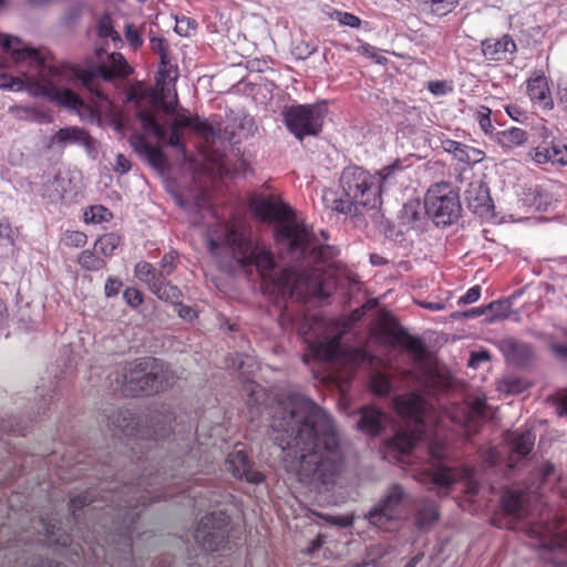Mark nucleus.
I'll use <instances>...</instances> for the list:
<instances>
[{
    "instance_id": "1",
    "label": "nucleus",
    "mask_w": 567,
    "mask_h": 567,
    "mask_svg": "<svg viewBox=\"0 0 567 567\" xmlns=\"http://www.w3.org/2000/svg\"><path fill=\"white\" fill-rule=\"evenodd\" d=\"M274 441L299 481L328 485L340 473L342 451L331 415L311 399L291 392L269 412Z\"/></svg>"
},
{
    "instance_id": "2",
    "label": "nucleus",
    "mask_w": 567,
    "mask_h": 567,
    "mask_svg": "<svg viewBox=\"0 0 567 567\" xmlns=\"http://www.w3.org/2000/svg\"><path fill=\"white\" fill-rule=\"evenodd\" d=\"M209 250L218 256L223 250L226 256L231 257L241 266H255L262 278L267 289H271L281 298L296 296L302 298L307 292L318 286V277L315 274L317 266L321 262H308L313 265L310 271L295 268H286L278 275L274 254L269 248L251 239L250 233L244 226L225 224L219 230L213 231L208 237Z\"/></svg>"
},
{
    "instance_id": "3",
    "label": "nucleus",
    "mask_w": 567,
    "mask_h": 567,
    "mask_svg": "<svg viewBox=\"0 0 567 567\" xmlns=\"http://www.w3.org/2000/svg\"><path fill=\"white\" fill-rule=\"evenodd\" d=\"M0 45L10 53L11 63L20 74L13 76L0 71V89L27 90L32 96L49 97L78 113L86 110L84 101L71 89L64 87V80L74 74L70 68L49 63L38 50L24 47L13 35L0 34Z\"/></svg>"
},
{
    "instance_id": "4",
    "label": "nucleus",
    "mask_w": 567,
    "mask_h": 567,
    "mask_svg": "<svg viewBox=\"0 0 567 567\" xmlns=\"http://www.w3.org/2000/svg\"><path fill=\"white\" fill-rule=\"evenodd\" d=\"M250 209L261 220L276 223V240L298 258L318 262L328 261L337 255V249L326 244L328 234L321 230L319 238L303 221L296 218L291 208L279 197L255 198L250 202Z\"/></svg>"
},
{
    "instance_id": "5",
    "label": "nucleus",
    "mask_w": 567,
    "mask_h": 567,
    "mask_svg": "<svg viewBox=\"0 0 567 567\" xmlns=\"http://www.w3.org/2000/svg\"><path fill=\"white\" fill-rule=\"evenodd\" d=\"M166 477L157 474L154 478L141 477L137 485L124 484L121 489H112L110 496L111 504L107 506V515L113 514L116 518L114 522L115 529H118L121 535L127 540V546L131 547L133 528L132 525L135 518L140 515L137 507L146 506L150 502L167 498L174 495L165 486Z\"/></svg>"
},
{
    "instance_id": "6",
    "label": "nucleus",
    "mask_w": 567,
    "mask_h": 567,
    "mask_svg": "<svg viewBox=\"0 0 567 567\" xmlns=\"http://www.w3.org/2000/svg\"><path fill=\"white\" fill-rule=\"evenodd\" d=\"M342 195L324 199L332 210L344 215H358L361 208H375L381 203V186L375 175L359 166H349L340 177Z\"/></svg>"
},
{
    "instance_id": "7",
    "label": "nucleus",
    "mask_w": 567,
    "mask_h": 567,
    "mask_svg": "<svg viewBox=\"0 0 567 567\" xmlns=\"http://www.w3.org/2000/svg\"><path fill=\"white\" fill-rule=\"evenodd\" d=\"M116 389L124 395L151 394L171 386L175 375L156 358H142L122 365L115 374Z\"/></svg>"
},
{
    "instance_id": "8",
    "label": "nucleus",
    "mask_w": 567,
    "mask_h": 567,
    "mask_svg": "<svg viewBox=\"0 0 567 567\" xmlns=\"http://www.w3.org/2000/svg\"><path fill=\"white\" fill-rule=\"evenodd\" d=\"M431 464L422 465L413 473V477L423 485L431 486L439 491L447 492L456 483L464 485V492L468 497L478 493L480 483L476 478V472L473 467L463 465L451 467L442 465L440 462L445 457V444L433 441L427 444Z\"/></svg>"
},
{
    "instance_id": "9",
    "label": "nucleus",
    "mask_w": 567,
    "mask_h": 567,
    "mask_svg": "<svg viewBox=\"0 0 567 567\" xmlns=\"http://www.w3.org/2000/svg\"><path fill=\"white\" fill-rule=\"evenodd\" d=\"M399 414L415 421V433H396L389 442L388 450L402 463L413 464L417 458L419 442L429 439L424 420V400L419 393L399 395L393 401Z\"/></svg>"
},
{
    "instance_id": "10",
    "label": "nucleus",
    "mask_w": 567,
    "mask_h": 567,
    "mask_svg": "<svg viewBox=\"0 0 567 567\" xmlns=\"http://www.w3.org/2000/svg\"><path fill=\"white\" fill-rule=\"evenodd\" d=\"M412 504L411 495L400 484L391 485L384 496L367 513L364 518L373 527L391 532L404 519Z\"/></svg>"
},
{
    "instance_id": "11",
    "label": "nucleus",
    "mask_w": 567,
    "mask_h": 567,
    "mask_svg": "<svg viewBox=\"0 0 567 567\" xmlns=\"http://www.w3.org/2000/svg\"><path fill=\"white\" fill-rule=\"evenodd\" d=\"M106 425L113 435L123 434L125 436H146L147 440H164L173 430L175 414L169 410L156 412L151 416L150 425L145 430H140L134 415L127 410H117L112 415H105Z\"/></svg>"
},
{
    "instance_id": "12",
    "label": "nucleus",
    "mask_w": 567,
    "mask_h": 567,
    "mask_svg": "<svg viewBox=\"0 0 567 567\" xmlns=\"http://www.w3.org/2000/svg\"><path fill=\"white\" fill-rule=\"evenodd\" d=\"M60 66H68L74 72L72 76L64 80V87L76 85L81 83L90 92L94 93L97 100H105L103 92L95 85V80L101 78L111 81L115 76H127L132 73L131 66L127 64L125 58L121 53H112L109 55V62L105 65H100L90 70L75 69L69 64H60Z\"/></svg>"
},
{
    "instance_id": "13",
    "label": "nucleus",
    "mask_w": 567,
    "mask_h": 567,
    "mask_svg": "<svg viewBox=\"0 0 567 567\" xmlns=\"http://www.w3.org/2000/svg\"><path fill=\"white\" fill-rule=\"evenodd\" d=\"M546 522H538L530 532L539 539L543 548L542 558L556 567L567 566V537L563 535L561 519L550 513L546 514Z\"/></svg>"
},
{
    "instance_id": "14",
    "label": "nucleus",
    "mask_w": 567,
    "mask_h": 567,
    "mask_svg": "<svg viewBox=\"0 0 567 567\" xmlns=\"http://www.w3.org/2000/svg\"><path fill=\"white\" fill-rule=\"evenodd\" d=\"M425 213L436 225H451L461 213L458 194L447 182L433 184L425 195Z\"/></svg>"
},
{
    "instance_id": "15",
    "label": "nucleus",
    "mask_w": 567,
    "mask_h": 567,
    "mask_svg": "<svg viewBox=\"0 0 567 567\" xmlns=\"http://www.w3.org/2000/svg\"><path fill=\"white\" fill-rule=\"evenodd\" d=\"M178 79L177 65L172 62L171 58L159 60L158 71L156 75V85L152 92V102L159 106L165 114H174L178 104L176 92V81Z\"/></svg>"
},
{
    "instance_id": "16",
    "label": "nucleus",
    "mask_w": 567,
    "mask_h": 567,
    "mask_svg": "<svg viewBox=\"0 0 567 567\" xmlns=\"http://www.w3.org/2000/svg\"><path fill=\"white\" fill-rule=\"evenodd\" d=\"M288 130L298 138L317 135L321 131L323 110L316 104L292 105L282 112Z\"/></svg>"
},
{
    "instance_id": "17",
    "label": "nucleus",
    "mask_w": 567,
    "mask_h": 567,
    "mask_svg": "<svg viewBox=\"0 0 567 567\" xmlns=\"http://www.w3.org/2000/svg\"><path fill=\"white\" fill-rule=\"evenodd\" d=\"M229 517L221 511H213L200 518L194 538L198 546L205 550L217 551L227 545L226 527Z\"/></svg>"
},
{
    "instance_id": "18",
    "label": "nucleus",
    "mask_w": 567,
    "mask_h": 567,
    "mask_svg": "<svg viewBox=\"0 0 567 567\" xmlns=\"http://www.w3.org/2000/svg\"><path fill=\"white\" fill-rule=\"evenodd\" d=\"M320 326L318 320L305 319V322L299 328V333L302 336L306 343L309 344L311 353L318 359L324 361H332L341 352V336L317 337L316 329Z\"/></svg>"
},
{
    "instance_id": "19",
    "label": "nucleus",
    "mask_w": 567,
    "mask_h": 567,
    "mask_svg": "<svg viewBox=\"0 0 567 567\" xmlns=\"http://www.w3.org/2000/svg\"><path fill=\"white\" fill-rule=\"evenodd\" d=\"M543 142L532 151V158L538 165L551 164L567 166V145L556 138L549 140L551 133L545 126L540 127Z\"/></svg>"
},
{
    "instance_id": "20",
    "label": "nucleus",
    "mask_w": 567,
    "mask_h": 567,
    "mask_svg": "<svg viewBox=\"0 0 567 567\" xmlns=\"http://www.w3.org/2000/svg\"><path fill=\"white\" fill-rule=\"evenodd\" d=\"M487 403L485 398L477 396L471 404L453 405L446 411L449 419L461 425L467 434L476 431L477 424L486 416Z\"/></svg>"
},
{
    "instance_id": "21",
    "label": "nucleus",
    "mask_w": 567,
    "mask_h": 567,
    "mask_svg": "<svg viewBox=\"0 0 567 567\" xmlns=\"http://www.w3.org/2000/svg\"><path fill=\"white\" fill-rule=\"evenodd\" d=\"M137 118L141 122V125L144 131L150 134H153L156 138L164 141L167 140V143L176 148L179 153H186V146L184 144V134L179 130H175L169 127V132L165 127V125L161 124L155 115L147 110H140L137 112Z\"/></svg>"
},
{
    "instance_id": "22",
    "label": "nucleus",
    "mask_w": 567,
    "mask_h": 567,
    "mask_svg": "<svg viewBox=\"0 0 567 567\" xmlns=\"http://www.w3.org/2000/svg\"><path fill=\"white\" fill-rule=\"evenodd\" d=\"M226 468L234 477L244 480L250 484H260L265 480V474L254 467L247 453L243 449L235 450L228 455Z\"/></svg>"
},
{
    "instance_id": "23",
    "label": "nucleus",
    "mask_w": 567,
    "mask_h": 567,
    "mask_svg": "<svg viewBox=\"0 0 567 567\" xmlns=\"http://www.w3.org/2000/svg\"><path fill=\"white\" fill-rule=\"evenodd\" d=\"M535 439L530 430H517L507 434L505 442L506 452L508 453V467H515L519 460L530 453L535 444Z\"/></svg>"
},
{
    "instance_id": "24",
    "label": "nucleus",
    "mask_w": 567,
    "mask_h": 567,
    "mask_svg": "<svg viewBox=\"0 0 567 567\" xmlns=\"http://www.w3.org/2000/svg\"><path fill=\"white\" fill-rule=\"evenodd\" d=\"M527 95L533 103L544 110H551L554 107L548 79L542 71L533 72L527 79Z\"/></svg>"
},
{
    "instance_id": "25",
    "label": "nucleus",
    "mask_w": 567,
    "mask_h": 567,
    "mask_svg": "<svg viewBox=\"0 0 567 567\" xmlns=\"http://www.w3.org/2000/svg\"><path fill=\"white\" fill-rule=\"evenodd\" d=\"M41 195L51 203H58L71 199L75 195V190L66 175L56 174L43 183Z\"/></svg>"
},
{
    "instance_id": "26",
    "label": "nucleus",
    "mask_w": 567,
    "mask_h": 567,
    "mask_svg": "<svg viewBox=\"0 0 567 567\" xmlns=\"http://www.w3.org/2000/svg\"><path fill=\"white\" fill-rule=\"evenodd\" d=\"M130 144L132 148L144 157L154 168L164 169L166 167L167 159L163 151L158 146L153 145L143 134H132Z\"/></svg>"
},
{
    "instance_id": "27",
    "label": "nucleus",
    "mask_w": 567,
    "mask_h": 567,
    "mask_svg": "<svg viewBox=\"0 0 567 567\" xmlns=\"http://www.w3.org/2000/svg\"><path fill=\"white\" fill-rule=\"evenodd\" d=\"M465 200L468 208L481 216L488 215L493 207L488 188L481 181L470 183L465 190Z\"/></svg>"
},
{
    "instance_id": "28",
    "label": "nucleus",
    "mask_w": 567,
    "mask_h": 567,
    "mask_svg": "<svg viewBox=\"0 0 567 567\" xmlns=\"http://www.w3.org/2000/svg\"><path fill=\"white\" fill-rule=\"evenodd\" d=\"M516 51L514 40L505 34L497 39H487L482 42V52L487 60L504 61L509 59Z\"/></svg>"
},
{
    "instance_id": "29",
    "label": "nucleus",
    "mask_w": 567,
    "mask_h": 567,
    "mask_svg": "<svg viewBox=\"0 0 567 567\" xmlns=\"http://www.w3.org/2000/svg\"><path fill=\"white\" fill-rule=\"evenodd\" d=\"M360 420L357 423V427L362 433L375 436L379 435L386 422L385 414L372 405L362 406L359 411Z\"/></svg>"
},
{
    "instance_id": "30",
    "label": "nucleus",
    "mask_w": 567,
    "mask_h": 567,
    "mask_svg": "<svg viewBox=\"0 0 567 567\" xmlns=\"http://www.w3.org/2000/svg\"><path fill=\"white\" fill-rule=\"evenodd\" d=\"M502 506L507 514L515 518L528 516L526 496L520 491L506 489L502 496Z\"/></svg>"
},
{
    "instance_id": "31",
    "label": "nucleus",
    "mask_w": 567,
    "mask_h": 567,
    "mask_svg": "<svg viewBox=\"0 0 567 567\" xmlns=\"http://www.w3.org/2000/svg\"><path fill=\"white\" fill-rule=\"evenodd\" d=\"M51 143L59 145L79 144L90 147L93 144V140L85 130L72 126L60 128L52 136Z\"/></svg>"
},
{
    "instance_id": "32",
    "label": "nucleus",
    "mask_w": 567,
    "mask_h": 567,
    "mask_svg": "<svg viewBox=\"0 0 567 567\" xmlns=\"http://www.w3.org/2000/svg\"><path fill=\"white\" fill-rule=\"evenodd\" d=\"M425 203L419 199L406 202L400 210L401 223L411 227H416L425 216Z\"/></svg>"
},
{
    "instance_id": "33",
    "label": "nucleus",
    "mask_w": 567,
    "mask_h": 567,
    "mask_svg": "<svg viewBox=\"0 0 567 567\" xmlns=\"http://www.w3.org/2000/svg\"><path fill=\"white\" fill-rule=\"evenodd\" d=\"M495 141L504 148H514L527 142V133L519 127H511L496 132Z\"/></svg>"
},
{
    "instance_id": "34",
    "label": "nucleus",
    "mask_w": 567,
    "mask_h": 567,
    "mask_svg": "<svg viewBox=\"0 0 567 567\" xmlns=\"http://www.w3.org/2000/svg\"><path fill=\"white\" fill-rule=\"evenodd\" d=\"M439 518L437 505L433 501H424L417 508L415 524L419 528L432 525Z\"/></svg>"
},
{
    "instance_id": "35",
    "label": "nucleus",
    "mask_w": 567,
    "mask_h": 567,
    "mask_svg": "<svg viewBox=\"0 0 567 567\" xmlns=\"http://www.w3.org/2000/svg\"><path fill=\"white\" fill-rule=\"evenodd\" d=\"M151 291L157 296V298L175 303L179 300L182 292L176 287L166 281V278H158L156 284L152 285Z\"/></svg>"
},
{
    "instance_id": "36",
    "label": "nucleus",
    "mask_w": 567,
    "mask_h": 567,
    "mask_svg": "<svg viewBox=\"0 0 567 567\" xmlns=\"http://www.w3.org/2000/svg\"><path fill=\"white\" fill-rule=\"evenodd\" d=\"M40 526L42 528V532L50 543H54L61 546H68L71 538L70 535L65 532H62V529L59 526H55L54 524H51L45 520L40 522Z\"/></svg>"
},
{
    "instance_id": "37",
    "label": "nucleus",
    "mask_w": 567,
    "mask_h": 567,
    "mask_svg": "<svg viewBox=\"0 0 567 567\" xmlns=\"http://www.w3.org/2000/svg\"><path fill=\"white\" fill-rule=\"evenodd\" d=\"M120 237L114 234H105L101 236L94 244V250L96 254H101L105 257H110L113 255L117 246L120 245Z\"/></svg>"
},
{
    "instance_id": "38",
    "label": "nucleus",
    "mask_w": 567,
    "mask_h": 567,
    "mask_svg": "<svg viewBox=\"0 0 567 567\" xmlns=\"http://www.w3.org/2000/svg\"><path fill=\"white\" fill-rule=\"evenodd\" d=\"M134 274L140 281L147 285L150 290L152 289V285L156 284L161 277L157 275V270L153 267V265L146 261L137 262L134 269Z\"/></svg>"
},
{
    "instance_id": "39",
    "label": "nucleus",
    "mask_w": 567,
    "mask_h": 567,
    "mask_svg": "<svg viewBox=\"0 0 567 567\" xmlns=\"http://www.w3.org/2000/svg\"><path fill=\"white\" fill-rule=\"evenodd\" d=\"M78 262L83 269L89 271H99L106 265L103 258L91 250H83L78 257Z\"/></svg>"
},
{
    "instance_id": "40",
    "label": "nucleus",
    "mask_w": 567,
    "mask_h": 567,
    "mask_svg": "<svg viewBox=\"0 0 567 567\" xmlns=\"http://www.w3.org/2000/svg\"><path fill=\"white\" fill-rule=\"evenodd\" d=\"M454 158L465 164H476L483 161L484 153L475 147L461 143Z\"/></svg>"
},
{
    "instance_id": "41",
    "label": "nucleus",
    "mask_w": 567,
    "mask_h": 567,
    "mask_svg": "<svg viewBox=\"0 0 567 567\" xmlns=\"http://www.w3.org/2000/svg\"><path fill=\"white\" fill-rule=\"evenodd\" d=\"M97 34L103 39H111L115 44L121 43V35L114 30L110 16H103L97 23Z\"/></svg>"
},
{
    "instance_id": "42",
    "label": "nucleus",
    "mask_w": 567,
    "mask_h": 567,
    "mask_svg": "<svg viewBox=\"0 0 567 567\" xmlns=\"http://www.w3.org/2000/svg\"><path fill=\"white\" fill-rule=\"evenodd\" d=\"M492 111L489 107L481 105L474 113V118L478 123L481 130L489 135L494 131V126L491 121Z\"/></svg>"
},
{
    "instance_id": "43",
    "label": "nucleus",
    "mask_w": 567,
    "mask_h": 567,
    "mask_svg": "<svg viewBox=\"0 0 567 567\" xmlns=\"http://www.w3.org/2000/svg\"><path fill=\"white\" fill-rule=\"evenodd\" d=\"M423 2L429 4V9L433 14L442 17L451 12L456 7L458 0H425Z\"/></svg>"
},
{
    "instance_id": "44",
    "label": "nucleus",
    "mask_w": 567,
    "mask_h": 567,
    "mask_svg": "<svg viewBox=\"0 0 567 567\" xmlns=\"http://www.w3.org/2000/svg\"><path fill=\"white\" fill-rule=\"evenodd\" d=\"M190 128L194 130L206 141L214 138L217 135V132L215 131L213 125L208 121L202 120L197 115H194Z\"/></svg>"
},
{
    "instance_id": "45",
    "label": "nucleus",
    "mask_w": 567,
    "mask_h": 567,
    "mask_svg": "<svg viewBox=\"0 0 567 567\" xmlns=\"http://www.w3.org/2000/svg\"><path fill=\"white\" fill-rule=\"evenodd\" d=\"M370 386L378 395H386L391 391L390 380L381 373H375L370 378Z\"/></svg>"
},
{
    "instance_id": "46",
    "label": "nucleus",
    "mask_w": 567,
    "mask_h": 567,
    "mask_svg": "<svg viewBox=\"0 0 567 567\" xmlns=\"http://www.w3.org/2000/svg\"><path fill=\"white\" fill-rule=\"evenodd\" d=\"M61 241L66 247L80 248L86 244L87 236L79 230H66L64 231Z\"/></svg>"
},
{
    "instance_id": "47",
    "label": "nucleus",
    "mask_w": 567,
    "mask_h": 567,
    "mask_svg": "<svg viewBox=\"0 0 567 567\" xmlns=\"http://www.w3.org/2000/svg\"><path fill=\"white\" fill-rule=\"evenodd\" d=\"M503 303L499 302V301H493L491 302L489 305L485 306V307H476V308H472L470 310H466V311H463V312H455L452 317L454 319H461V318H465V319H471V318H477V317H481L485 313H487V310H494L495 308H499L502 307Z\"/></svg>"
},
{
    "instance_id": "48",
    "label": "nucleus",
    "mask_w": 567,
    "mask_h": 567,
    "mask_svg": "<svg viewBox=\"0 0 567 567\" xmlns=\"http://www.w3.org/2000/svg\"><path fill=\"white\" fill-rule=\"evenodd\" d=\"M402 171V166L398 163H394L392 165L383 167L381 171H379L377 178L379 181V185L381 186V190L384 188L385 185L390 184L392 179H394Z\"/></svg>"
},
{
    "instance_id": "49",
    "label": "nucleus",
    "mask_w": 567,
    "mask_h": 567,
    "mask_svg": "<svg viewBox=\"0 0 567 567\" xmlns=\"http://www.w3.org/2000/svg\"><path fill=\"white\" fill-rule=\"evenodd\" d=\"M355 51L361 55H365V56L372 59L378 64H385L388 62V59L385 56H383L382 54H380L378 48H375L369 43L359 41V45L355 49Z\"/></svg>"
},
{
    "instance_id": "50",
    "label": "nucleus",
    "mask_w": 567,
    "mask_h": 567,
    "mask_svg": "<svg viewBox=\"0 0 567 567\" xmlns=\"http://www.w3.org/2000/svg\"><path fill=\"white\" fill-rule=\"evenodd\" d=\"M178 107V104L176 105ZM173 117L171 127L182 131L184 127H190L194 115L188 114L185 110L178 111L175 109L174 114H167Z\"/></svg>"
},
{
    "instance_id": "51",
    "label": "nucleus",
    "mask_w": 567,
    "mask_h": 567,
    "mask_svg": "<svg viewBox=\"0 0 567 567\" xmlns=\"http://www.w3.org/2000/svg\"><path fill=\"white\" fill-rule=\"evenodd\" d=\"M333 18L340 24L350 27L352 29H359L362 24L361 19L350 12L336 11Z\"/></svg>"
},
{
    "instance_id": "52",
    "label": "nucleus",
    "mask_w": 567,
    "mask_h": 567,
    "mask_svg": "<svg viewBox=\"0 0 567 567\" xmlns=\"http://www.w3.org/2000/svg\"><path fill=\"white\" fill-rule=\"evenodd\" d=\"M197 28V23L194 19L183 17L181 19H176L175 31L184 37L190 35Z\"/></svg>"
},
{
    "instance_id": "53",
    "label": "nucleus",
    "mask_w": 567,
    "mask_h": 567,
    "mask_svg": "<svg viewBox=\"0 0 567 567\" xmlns=\"http://www.w3.org/2000/svg\"><path fill=\"white\" fill-rule=\"evenodd\" d=\"M175 260L176 256L174 252H168L164 255L159 262V270H157V275L161 276L162 278H166L167 276H169L175 268Z\"/></svg>"
},
{
    "instance_id": "54",
    "label": "nucleus",
    "mask_w": 567,
    "mask_h": 567,
    "mask_svg": "<svg viewBox=\"0 0 567 567\" xmlns=\"http://www.w3.org/2000/svg\"><path fill=\"white\" fill-rule=\"evenodd\" d=\"M427 89L435 96H444L453 92V85L447 81H431L427 83Z\"/></svg>"
},
{
    "instance_id": "55",
    "label": "nucleus",
    "mask_w": 567,
    "mask_h": 567,
    "mask_svg": "<svg viewBox=\"0 0 567 567\" xmlns=\"http://www.w3.org/2000/svg\"><path fill=\"white\" fill-rule=\"evenodd\" d=\"M151 49L158 54L159 60L171 58L168 53V44L165 39L153 37L150 40Z\"/></svg>"
},
{
    "instance_id": "56",
    "label": "nucleus",
    "mask_w": 567,
    "mask_h": 567,
    "mask_svg": "<svg viewBox=\"0 0 567 567\" xmlns=\"http://www.w3.org/2000/svg\"><path fill=\"white\" fill-rule=\"evenodd\" d=\"M349 360L354 364H370L372 362V355L364 349H353L348 353Z\"/></svg>"
},
{
    "instance_id": "57",
    "label": "nucleus",
    "mask_w": 567,
    "mask_h": 567,
    "mask_svg": "<svg viewBox=\"0 0 567 567\" xmlns=\"http://www.w3.org/2000/svg\"><path fill=\"white\" fill-rule=\"evenodd\" d=\"M498 390L502 391V392L509 393V394H515V393L522 392L523 391V386H522V383H520V381L518 379L507 378V379H504L499 383Z\"/></svg>"
},
{
    "instance_id": "58",
    "label": "nucleus",
    "mask_w": 567,
    "mask_h": 567,
    "mask_svg": "<svg viewBox=\"0 0 567 567\" xmlns=\"http://www.w3.org/2000/svg\"><path fill=\"white\" fill-rule=\"evenodd\" d=\"M125 38L133 49H138L143 44V39L138 30L133 24H127L125 29Z\"/></svg>"
},
{
    "instance_id": "59",
    "label": "nucleus",
    "mask_w": 567,
    "mask_h": 567,
    "mask_svg": "<svg viewBox=\"0 0 567 567\" xmlns=\"http://www.w3.org/2000/svg\"><path fill=\"white\" fill-rule=\"evenodd\" d=\"M123 298L132 308H137L143 302L142 292L136 288H126L124 290Z\"/></svg>"
},
{
    "instance_id": "60",
    "label": "nucleus",
    "mask_w": 567,
    "mask_h": 567,
    "mask_svg": "<svg viewBox=\"0 0 567 567\" xmlns=\"http://www.w3.org/2000/svg\"><path fill=\"white\" fill-rule=\"evenodd\" d=\"M93 502H94V499L92 498V496L90 494L79 495V496L72 497L70 499L69 507H70V511L72 512V514L75 516V513L80 508H82Z\"/></svg>"
},
{
    "instance_id": "61",
    "label": "nucleus",
    "mask_w": 567,
    "mask_h": 567,
    "mask_svg": "<svg viewBox=\"0 0 567 567\" xmlns=\"http://www.w3.org/2000/svg\"><path fill=\"white\" fill-rule=\"evenodd\" d=\"M249 392H250V398H249V401L248 403L251 405V406H256L258 412L262 413L260 408H259V399L261 396H264L265 392H264V389L256 384V383H249L248 384V389H247Z\"/></svg>"
},
{
    "instance_id": "62",
    "label": "nucleus",
    "mask_w": 567,
    "mask_h": 567,
    "mask_svg": "<svg viewBox=\"0 0 567 567\" xmlns=\"http://www.w3.org/2000/svg\"><path fill=\"white\" fill-rule=\"evenodd\" d=\"M322 518L331 525H336V526L343 527V528L350 527L354 522L353 515H343V516L326 515V516H322Z\"/></svg>"
},
{
    "instance_id": "63",
    "label": "nucleus",
    "mask_w": 567,
    "mask_h": 567,
    "mask_svg": "<svg viewBox=\"0 0 567 567\" xmlns=\"http://www.w3.org/2000/svg\"><path fill=\"white\" fill-rule=\"evenodd\" d=\"M10 113L13 114L18 118L23 120H33L37 116V112L33 109L21 106V105H13L10 107Z\"/></svg>"
},
{
    "instance_id": "64",
    "label": "nucleus",
    "mask_w": 567,
    "mask_h": 567,
    "mask_svg": "<svg viewBox=\"0 0 567 567\" xmlns=\"http://www.w3.org/2000/svg\"><path fill=\"white\" fill-rule=\"evenodd\" d=\"M132 168L131 161L123 154H117L114 164V172L121 175L127 174Z\"/></svg>"
}]
</instances>
